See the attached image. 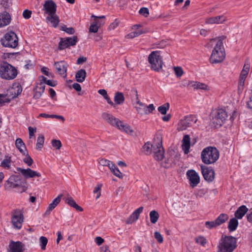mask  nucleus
Here are the masks:
<instances>
[{"label":"nucleus","instance_id":"1","mask_svg":"<svg viewBox=\"0 0 252 252\" xmlns=\"http://www.w3.org/2000/svg\"><path fill=\"white\" fill-rule=\"evenodd\" d=\"M225 37H220L211 40V42L217 40L216 45L212 51L210 58V63H220L223 61L225 56V50L223 45V40Z\"/></svg>","mask_w":252,"mask_h":252},{"label":"nucleus","instance_id":"2","mask_svg":"<svg viewBox=\"0 0 252 252\" xmlns=\"http://www.w3.org/2000/svg\"><path fill=\"white\" fill-rule=\"evenodd\" d=\"M5 189H16V191L22 193L27 190L28 185L26 180L19 176L12 175L6 181L4 184Z\"/></svg>","mask_w":252,"mask_h":252},{"label":"nucleus","instance_id":"3","mask_svg":"<svg viewBox=\"0 0 252 252\" xmlns=\"http://www.w3.org/2000/svg\"><path fill=\"white\" fill-rule=\"evenodd\" d=\"M220 153L218 150L214 147L205 148L201 154L202 162L206 164H213L219 159Z\"/></svg>","mask_w":252,"mask_h":252},{"label":"nucleus","instance_id":"4","mask_svg":"<svg viewBox=\"0 0 252 252\" xmlns=\"http://www.w3.org/2000/svg\"><path fill=\"white\" fill-rule=\"evenodd\" d=\"M237 241L231 236H222L218 252H232L236 247Z\"/></svg>","mask_w":252,"mask_h":252},{"label":"nucleus","instance_id":"5","mask_svg":"<svg viewBox=\"0 0 252 252\" xmlns=\"http://www.w3.org/2000/svg\"><path fill=\"white\" fill-rule=\"evenodd\" d=\"M18 74L16 68L7 62H3L0 65V76L7 80L14 79Z\"/></svg>","mask_w":252,"mask_h":252},{"label":"nucleus","instance_id":"6","mask_svg":"<svg viewBox=\"0 0 252 252\" xmlns=\"http://www.w3.org/2000/svg\"><path fill=\"white\" fill-rule=\"evenodd\" d=\"M148 61L152 69L159 71L162 68L163 62L159 51H155L149 55Z\"/></svg>","mask_w":252,"mask_h":252},{"label":"nucleus","instance_id":"7","mask_svg":"<svg viewBox=\"0 0 252 252\" xmlns=\"http://www.w3.org/2000/svg\"><path fill=\"white\" fill-rule=\"evenodd\" d=\"M1 43L5 47L15 48L18 45V38L14 32L10 31L1 39Z\"/></svg>","mask_w":252,"mask_h":252},{"label":"nucleus","instance_id":"8","mask_svg":"<svg viewBox=\"0 0 252 252\" xmlns=\"http://www.w3.org/2000/svg\"><path fill=\"white\" fill-rule=\"evenodd\" d=\"M227 118L226 111L222 109H219L213 114L212 123L216 127H220L224 124Z\"/></svg>","mask_w":252,"mask_h":252},{"label":"nucleus","instance_id":"9","mask_svg":"<svg viewBox=\"0 0 252 252\" xmlns=\"http://www.w3.org/2000/svg\"><path fill=\"white\" fill-rule=\"evenodd\" d=\"M197 121L196 118L193 115L186 116L184 119H181L179 122L177 130L178 131H183L190 127L193 124H195Z\"/></svg>","mask_w":252,"mask_h":252},{"label":"nucleus","instance_id":"10","mask_svg":"<svg viewBox=\"0 0 252 252\" xmlns=\"http://www.w3.org/2000/svg\"><path fill=\"white\" fill-rule=\"evenodd\" d=\"M156 147L153 151L154 158L157 160H161L164 157L163 148L162 145V138L160 136L157 137Z\"/></svg>","mask_w":252,"mask_h":252},{"label":"nucleus","instance_id":"11","mask_svg":"<svg viewBox=\"0 0 252 252\" xmlns=\"http://www.w3.org/2000/svg\"><path fill=\"white\" fill-rule=\"evenodd\" d=\"M186 176L189 181V186L191 188L196 187L200 183V177L194 170H188L186 172Z\"/></svg>","mask_w":252,"mask_h":252},{"label":"nucleus","instance_id":"12","mask_svg":"<svg viewBox=\"0 0 252 252\" xmlns=\"http://www.w3.org/2000/svg\"><path fill=\"white\" fill-rule=\"evenodd\" d=\"M77 41L78 38L76 36L66 38H62L59 44V49L62 50L67 48L70 46H74L76 45Z\"/></svg>","mask_w":252,"mask_h":252},{"label":"nucleus","instance_id":"13","mask_svg":"<svg viewBox=\"0 0 252 252\" xmlns=\"http://www.w3.org/2000/svg\"><path fill=\"white\" fill-rule=\"evenodd\" d=\"M11 221L14 228H21L23 222V216L21 211L15 210L12 215Z\"/></svg>","mask_w":252,"mask_h":252},{"label":"nucleus","instance_id":"14","mask_svg":"<svg viewBox=\"0 0 252 252\" xmlns=\"http://www.w3.org/2000/svg\"><path fill=\"white\" fill-rule=\"evenodd\" d=\"M16 170L18 173H20L25 178V180L27 179L32 178L36 177H41V174L40 173L32 170L29 168L24 169L21 167H17Z\"/></svg>","mask_w":252,"mask_h":252},{"label":"nucleus","instance_id":"15","mask_svg":"<svg viewBox=\"0 0 252 252\" xmlns=\"http://www.w3.org/2000/svg\"><path fill=\"white\" fill-rule=\"evenodd\" d=\"M202 174L205 180L208 182H212L215 178V171L211 167L205 165L200 166Z\"/></svg>","mask_w":252,"mask_h":252},{"label":"nucleus","instance_id":"16","mask_svg":"<svg viewBox=\"0 0 252 252\" xmlns=\"http://www.w3.org/2000/svg\"><path fill=\"white\" fill-rule=\"evenodd\" d=\"M24 244L21 242L11 241L8 246V252H24Z\"/></svg>","mask_w":252,"mask_h":252},{"label":"nucleus","instance_id":"17","mask_svg":"<svg viewBox=\"0 0 252 252\" xmlns=\"http://www.w3.org/2000/svg\"><path fill=\"white\" fill-rule=\"evenodd\" d=\"M54 66L56 69L57 72L63 77H66L67 64L64 61L55 62Z\"/></svg>","mask_w":252,"mask_h":252},{"label":"nucleus","instance_id":"18","mask_svg":"<svg viewBox=\"0 0 252 252\" xmlns=\"http://www.w3.org/2000/svg\"><path fill=\"white\" fill-rule=\"evenodd\" d=\"M57 5L56 3L52 0H49L45 1L43 5V10L48 14V15L56 14Z\"/></svg>","mask_w":252,"mask_h":252},{"label":"nucleus","instance_id":"19","mask_svg":"<svg viewBox=\"0 0 252 252\" xmlns=\"http://www.w3.org/2000/svg\"><path fill=\"white\" fill-rule=\"evenodd\" d=\"M102 118L107 123L116 127H117V125L120 123V120L109 113H103L102 114Z\"/></svg>","mask_w":252,"mask_h":252},{"label":"nucleus","instance_id":"20","mask_svg":"<svg viewBox=\"0 0 252 252\" xmlns=\"http://www.w3.org/2000/svg\"><path fill=\"white\" fill-rule=\"evenodd\" d=\"M143 210V207H140L135 210L126 220V223L127 224H131L137 220L139 218L140 214L142 212Z\"/></svg>","mask_w":252,"mask_h":252},{"label":"nucleus","instance_id":"21","mask_svg":"<svg viewBox=\"0 0 252 252\" xmlns=\"http://www.w3.org/2000/svg\"><path fill=\"white\" fill-rule=\"evenodd\" d=\"M226 20V17L224 15H220L216 17L207 18L206 19V23L209 24H220Z\"/></svg>","mask_w":252,"mask_h":252},{"label":"nucleus","instance_id":"22","mask_svg":"<svg viewBox=\"0 0 252 252\" xmlns=\"http://www.w3.org/2000/svg\"><path fill=\"white\" fill-rule=\"evenodd\" d=\"M11 21V17L9 14L4 11L0 14V28L8 25Z\"/></svg>","mask_w":252,"mask_h":252},{"label":"nucleus","instance_id":"23","mask_svg":"<svg viewBox=\"0 0 252 252\" xmlns=\"http://www.w3.org/2000/svg\"><path fill=\"white\" fill-rule=\"evenodd\" d=\"M190 141L189 136L188 134L184 136L182 140V147L185 154H188L189 152Z\"/></svg>","mask_w":252,"mask_h":252},{"label":"nucleus","instance_id":"24","mask_svg":"<svg viewBox=\"0 0 252 252\" xmlns=\"http://www.w3.org/2000/svg\"><path fill=\"white\" fill-rule=\"evenodd\" d=\"M45 88V85L42 82H40L34 90L33 98L35 99L39 98L44 92Z\"/></svg>","mask_w":252,"mask_h":252},{"label":"nucleus","instance_id":"25","mask_svg":"<svg viewBox=\"0 0 252 252\" xmlns=\"http://www.w3.org/2000/svg\"><path fill=\"white\" fill-rule=\"evenodd\" d=\"M62 195H58L54 200L51 203L48 207L47 208L46 211L44 213V215L47 216L49 215L51 212L57 206V205L60 202Z\"/></svg>","mask_w":252,"mask_h":252},{"label":"nucleus","instance_id":"26","mask_svg":"<svg viewBox=\"0 0 252 252\" xmlns=\"http://www.w3.org/2000/svg\"><path fill=\"white\" fill-rule=\"evenodd\" d=\"M248 211V209L245 205L239 207L235 213V217L237 219H241Z\"/></svg>","mask_w":252,"mask_h":252},{"label":"nucleus","instance_id":"27","mask_svg":"<svg viewBox=\"0 0 252 252\" xmlns=\"http://www.w3.org/2000/svg\"><path fill=\"white\" fill-rule=\"evenodd\" d=\"M46 20L48 22H49L53 27L55 28L58 26L60 22L59 17L56 14L48 15L46 17Z\"/></svg>","mask_w":252,"mask_h":252},{"label":"nucleus","instance_id":"28","mask_svg":"<svg viewBox=\"0 0 252 252\" xmlns=\"http://www.w3.org/2000/svg\"><path fill=\"white\" fill-rule=\"evenodd\" d=\"M117 128L129 134H132L133 132L129 125L124 124L121 121H120V124L117 125Z\"/></svg>","mask_w":252,"mask_h":252},{"label":"nucleus","instance_id":"29","mask_svg":"<svg viewBox=\"0 0 252 252\" xmlns=\"http://www.w3.org/2000/svg\"><path fill=\"white\" fill-rule=\"evenodd\" d=\"M250 63L249 61H246L243 66V68L241 72L239 78L246 79L250 71Z\"/></svg>","mask_w":252,"mask_h":252},{"label":"nucleus","instance_id":"30","mask_svg":"<svg viewBox=\"0 0 252 252\" xmlns=\"http://www.w3.org/2000/svg\"><path fill=\"white\" fill-rule=\"evenodd\" d=\"M15 146L16 148L19 150L21 153H22L23 155H25L26 147L21 138H18L16 140Z\"/></svg>","mask_w":252,"mask_h":252},{"label":"nucleus","instance_id":"31","mask_svg":"<svg viewBox=\"0 0 252 252\" xmlns=\"http://www.w3.org/2000/svg\"><path fill=\"white\" fill-rule=\"evenodd\" d=\"M114 99L116 104H122L125 101V97L124 94L121 92H116L115 94Z\"/></svg>","mask_w":252,"mask_h":252},{"label":"nucleus","instance_id":"32","mask_svg":"<svg viewBox=\"0 0 252 252\" xmlns=\"http://www.w3.org/2000/svg\"><path fill=\"white\" fill-rule=\"evenodd\" d=\"M86 77V72L85 70L81 69L77 71L75 75L76 80L78 82H83Z\"/></svg>","mask_w":252,"mask_h":252},{"label":"nucleus","instance_id":"33","mask_svg":"<svg viewBox=\"0 0 252 252\" xmlns=\"http://www.w3.org/2000/svg\"><path fill=\"white\" fill-rule=\"evenodd\" d=\"M65 202L67 204L70 205V206L74 208L77 211H83V209L80 206L78 205L76 203V202H75L74 199L71 197H68L66 198L65 199Z\"/></svg>","mask_w":252,"mask_h":252},{"label":"nucleus","instance_id":"34","mask_svg":"<svg viewBox=\"0 0 252 252\" xmlns=\"http://www.w3.org/2000/svg\"><path fill=\"white\" fill-rule=\"evenodd\" d=\"M238 225V221L237 219L236 218H232L229 221L228 228L230 232H232L236 229Z\"/></svg>","mask_w":252,"mask_h":252},{"label":"nucleus","instance_id":"35","mask_svg":"<svg viewBox=\"0 0 252 252\" xmlns=\"http://www.w3.org/2000/svg\"><path fill=\"white\" fill-rule=\"evenodd\" d=\"M228 219V216L226 214L222 213L216 219V220L219 225L224 223Z\"/></svg>","mask_w":252,"mask_h":252},{"label":"nucleus","instance_id":"36","mask_svg":"<svg viewBox=\"0 0 252 252\" xmlns=\"http://www.w3.org/2000/svg\"><path fill=\"white\" fill-rule=\"evenodd\" d=\"M156 142H155L153 145L147 143H146L143 147V150L147 154H150L153 151L156 146Z\"/></svg>","mask_w":252,"mask_h":252},{"label":"nucleus","instance_id":"37","mask_svg":"<svg viewBox=\"0 0 252 252\" xmlns=\"http://www.w3.org/2000/svg\"><path fill=\"white\" fill-rule=\"evenodd\" d=\"M44 136L43 134H40L37 137L36 149L38 150H40L44 144Z\"/></svg>","mask_w":252,"mask_h":252},{"label":"nucleus","instance_id":"38","mask_svg":"<svg viewBox=\"0 0 252 252\" xmlns=\"http://www.w3.org/2000/svg\"><path fill=\"white\" fill-rule=\"evenodd\" d=\"M149 215L151 222L153 224L156 223L159 218L158 213L155 210H153L150 212Z\"/></svg>","mask_w":252,"mask_h":252},{"label":"nucleus","instance_id":"39","mask_svg":"<svg viewBox=\"0 0 252 252\" xmlns=\"http://www.w3.org/2000/svg\"><path fill=\"white\" fill-rule=\"evenodd\" d=\"M195 81H190L188 79H184L181 81V86L187 87L189 89L193 88Z\"/></svg>","mask_w":252,"mask_h":252},{"label":"nucleus","instance_id":"40","mask_svg":"<svg viewBox=\"0 0 252 252\" xmlns=\"http://www.w3.org/2000/svg\"><path fill=\"white\" fill-rule=\"evenodd\" d=\"M194 86H193V89H200L202 90H209V87L205 84L198 82L195 81Z\"/></svg>","mask_w":252,"mask_h":252},{"label":"nucleus","instance_id":"41","mask_svg":"<svg viewBox=\"0 0 252 252\" xmlns=\"http://www.w3.org/2000/svg\"><path fill=\"white\" fill-rule=\"evenodd\" d=\"M144 32L143 30H139L137 31L130 32L129 33L127 34L126 35V37L127 38H133L135 37L138 36L139 35H141Z\"/></svg>","mask_w":252,"mask_h":252},{"label":"nucleus","instance_id":"42","mask_svg":"<svg viewBox=\"0 0 252 252\" xmlns=\"http://www.w3.org/2000/svg\"><path fill=\"white\" fill-rule=\"evenodd\" d=\"M11 161V158L8 156L6 157L1 162V166L3 168L9 169L10 167Z\"/></svg>","mask_w":252,"mask_h":252},{"label":"nucleus","instance_id":"43","mask_svg":"<svg viewBox=\"0 0 252 252\" xmlns=\"http://www.w3.org/2000/svg\"><path fill=\"white\" fill-rule=\"evenodd\" d=\"M169 108V104L168 103H165L164 104L158 107V111L163 115L166 113L167 111Z\"/></svg>","mask_w":252,"mask_h":252},{"label":"nucleus","instance_id":"44","mask_svg":"<svg viewBox=\"0 0 252 252\" xmlns=\"http://www.w3.org/2000/svg\"><path fill=\"white\" fill-rule=\"evenodd\" d=\"M39 243L41 247V249L42 250H44L46 249V246L48 243V239L46 237L44 236H41L39 238Z\"/></svg>","mask_w":252,"mask_h":252},{"label":"nucleus","instance_id":"45","mask_svg":"<svg viewBox=\"0 0 252 252\" xmlns=\"http://www.w3.org/2000/svg\"><path fill=\"white\" fill-rule=\"evenodd\" d=\"M24 156H25V157L23 158V161L25 163L27 164L28 166H31L33 163L32 159L29 156L28 153H25V155Z\"/></svg>","mask_w":252,"mask_h":252},{"label":"nucleus","instance_id":"46","mask_svg":"<svg viewBox=\"0 0 252 252\" xmlns=\"http://www.w3.org/2000/svg\"><path fill=\"white\" fill-rule=\"evenodd\" d=\"M205 226L208 229H213L216 228L219 225L218 224L216 220L212 221H206L205 223Z\"/></svg>","mask_w":252,"mask_h":252},{"label":"nucleus","instance_id":"47","mask_svg":"<svg viewBox=\"0 0 252 252\" xmlns=\"http://www.w3.org/2000/svg\"><path fill=\"white\" fill-rule=\"evenodd\" d=\"M102 186V185L101 184H97L94 188L93 192L94 193H96V199H97L101 195V188Z\"/></svg>","mask_w":252,"mask_h":252},{"label":"nucleus","instance_id":"48","mask_svg":"<svg viewBox=\"0 0 252 252\" xmlns=\"http://www.w3.org/2000/svg\"><path fill=\"white\" fill-rule=\"evenodd\" d=\"M155 109V107L153 104H149L146 106L145 104L144 113V114H149L153 112Z\"/></svg>","mask_w":252,"mask_h":252},{"label":"nucleus","instance_id":"49","mask_svg":"<svg viewBox=\"0 0 252 252\" xmlns=\"http://www.w3.org/2000/svg\"><path fill=\"white\" fill-rule=\"evenodd\" d=\"M173 69L175 72L176 76L178 78L181 77L182 75L184 73V71H183L182 67H181L175 66V67H174Z\"/></svg>","mask_w":252,"mask_h":252},{"label":"nucleus","instance_id":"50","mask_svg":"<svg viewBox=\"0 0 252 252\" xmlns=\"http://www.w3.org/2000/svg\"><path fill=\"white\" fill-rule=\"evenodd\" d=\"M245 80L246 79L239 78L238 85V92H242L243 90Z\"/></svg>","mask_w":252,"mask_h":252},{"label":"nucleus","instance_id":"51","mask_svg":"<svg viewBox=\"0 0 252 252\" xmlns=\"http://www.w3.org/2000/svg\"><path fill=\"white\" fill-rule=\"evenodd\" d=\"M134 108L137 111V113L143 115L144 113L145 104L143 103V106H139L138 105H135Z\"/></svg>","mask_w":252,"mask_h":252},{"label":"nucleus","instance_id":"52","mask_svg":"<svg viewBox=\"0 0 252 252\" xmlns=\"http://www.w3.org/2000/svg\"><path fill=\"white\" fill-rule=\"evenodd\" d=\"M52 144L53 147L56 148L58 150H59L61 146L62 143L60 140L54 139L52 141Z\"/></svg>","mask_w":252,"mask_h":252},{"label":"nucleus","instance_id":"53","mask_svg":"<svg viewBox=\"0 0 252 252\" xmlns=\"http://www.w3.org/2000/svg\"><path fill=\"white\" fill-rule=\"evenodd\" d=\"M195 242L196 243L200 244L202 246H204L206 243V239L203 237H198L195 238Z\"/></svg>","mask_w":252,"mask_h":252},{"label":"nucleus","instance_id":"54","mask_svg":"<svg viewBox=\"0 0 252 252\" xmlns=\"http://www.w3.org/2000/svg\"><path fill=\"white\" fill-rule=\"evenodd\" d=\"M154 236L159 243H162L163 242V237L159 232L158 231L155 232L154 233Z\"/></svg>","mask_w":252,"mask_h":252},{"label":"nucleus","instance_id":"55","mask_svg":"<svg viewBox=\"0 0 252 252\" xmlns=\"http://www.w3.org/2000/svg\"><path fill=\"white\" fill-rule=\"evenodd\" d=\"M139 13L145 17H148L149 14V9L146 7H142L140 8L139 11Z\"/></svg>","mask_w":252,"mask_h":252},{"label":"nucleus","instance_id":"56","mask_svg":"<svg viewBox=\"0 0 252 252\" xmlns=\"http://www.w3.org/2000/svg\"><path fill=\"white\" fill-rule=\"evenodd\" d=\"M28 129L29 132V138L32 139L34 136V133L36 131V128L35 127L29 126Z\"/></svg>","mask_w":252,"mask_h":252},{"label":"nucleus","instance_id":"57","mask_svg":"<svg viewBox=\"0 0 252 252\" xmlns=\"http://www.w3.org/2000/svg\"><path fill=\"white\" fill-rule=\"evenodd\" d=\"M98 26L94 25V23L91 24L89 32L95 33L98 31Z\"/></svg>","mask_w":252,"mask_h":252},{"label":"nucleus","instance_id":"58","mask_svg":"<svg viewBox=\"0 0 252 252\" xmlns=\"http://www.w3.org/2000/svg\"><path fill=\"white\" fill-rule=\"evenodd\" d=\"M32 15V11L31 10L26 9L23 12V16L26 19H28L31 18Z\"/></svg>","mask_w":252,"mask_h":252},{"label":"nucleus","instance_id":"59","mask_svg":"<svg viewBox=\"0 0 252 252\" xmlns=\"http://www.w3.org/2000/svg\"><path fill=\"white\" fill-rule=\"evenodd\" d=\"M130 96L132 100H134L135 97L138 96V92L135 88H132L130 91Z\"/></svg>","mask_w":252,"mask_h":252},{"label":"nucleus","instance_id":"60","mask_svg":"<svg viewBox=\"0 0 252 252\" xmlns=\"http://www.w3.org/2000/svg\"><path fill=\"white\" fill-rule=\"evenodd\" d=\"M112 172L115 176L119 178H122L123 177L122 173L120 171L118 168H115Z\"/></svg>","mask_w":252,"mask_h":252},{"label":"nucleus","instance_id":"61","mask_svg":"<svg viewBox=\"0 0 252 252\" xmlns=\"http://www.w3.org/2000/svg\"><path fill=\"white\" fill-rule=\"evenodd\" d=\"M110 162H111V161H110L109 160H107V159H104V158H102L99 160V162L100 164L102 166H108Z\"/></svg>","mask_w":252,"mask_h":252},{"label":"nucleus","instance_id":"62","mask_svg":"<svg viewBox=\"0 0 252 252\" xmlns=\"http://www.w3.org/2000/svg\"><path fill=\"white\" fill-rule=\"evenodd\" d=\"M49 69L46 67H43L41 68V72L45 75L50 76L51 74L49 71Z\"/></svg>","mask_w":252,"mask_h":252},{"label":"nucleus","instance_id":"63","mask_svg":"<svg viewBox=\"0 0 252 252\" xmlns=\"http://www.w3.org/2000/svg\"><path fill=\"white\" fill-rule=\"evenodd\" d=\"M132 101H135V102L133 103L134 105H138L139 106H143V103L140 101L139 98V96L135 97L134 100Z\"/></svg>","mask_w":252,"mask_h":252},{"label":"nucleus","instance_id":"64","mask_svg":"<svg viewBox=\"0 0 252 252\" xmlns=\"http://www.w3.org/2000/svg\"><path fill=\"white\" fill-rule=\"evenodd\" d=\"M248 108L252 111V94L251 95L249 100L247 102Z\"/></svg>","mask_w":252,"mask_h":252}]
</instances>
